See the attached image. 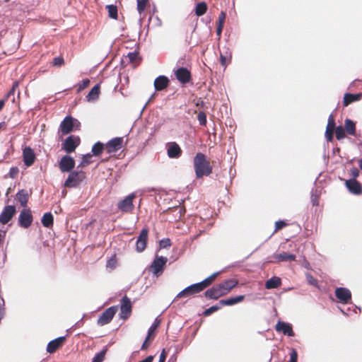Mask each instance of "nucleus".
<instances>
[{
  "label": "nucleus",
  "mask_w": 362,
  "mask_h": 362,
  "mask_svg": "<svg viewBox=\"0 0 362 362\" xmlns=\"http://www.w3.org/2000/svg\"><path fill=\"white\" fill-rule=\"evenodd\" d=\"M194 168L197 178H201L204 175L208 176L212 173V167L202 153H197L194 156Z\"/></svg>",
  "instance_id": "1"
},
{
  "label": "nucleus",
  "mask_w": 362,
  "mask_h": 362,
  "mask_svg": "<svg viewBox=\"0 0 362 362\" xmlns=\"http://www.w3.org/2000/svg\"><path fill=\"white\" fill-rule=\"evenodd\" d=\"M86 179V173L83 170L71 172L66 180L64 186L66 187H76Z\"/></svg>",
  "instance_id": "2"
},
{
  "label": "nucleus",
  "mask_w": 362,
  "mask_h": 362,
  "mask_svg": "<svg viewBox=\"0 0 362 362\" xmlns=\"http://www.w3.org/2000/svg\"><path fill=\"white\" fill-rule=\"evenodd\" d=\"M167 262V257L163 256H156L151 265V270L152 271L153 275L156 276H159L161 275L165 267Z\"/></svg>",
  "instance_id": "3"
},
{
  "label": "nucleus",
  "mask_w": 362,
  "mask_h": 362,
  "mask_svg": "<svg viewBox=\"0 0 362 362\" xmlns=\"http://www.w3.org/2000/svg\"><path fill=\"white\" fill-rule=\"evenodd\" d=\"M118 308L117 305H113L106 309L98 317V325L100 326H104L110 323L115 315L116 314Z\"/></svg>",
  "instance_id": "4"
},
{
  "label": "nucleus",
  "mask_w": 362,
  "mask_h": 362,
  "mask_svg": "<svg viewBox=\"0 0 362 362\" xmlns=\"http://www.w3.org/2000/svg\"><path fill=\"white\" fill-rule=\"evenodd\" d=\"M136 193L132 192L117 203V208L122 212H131L134 209L133 199Z\"/></svg>",
  "instance_id": "5"
},
{
  "label": "nucleus",
  "mask_w": 362,
  "mask_h": 362,
  "mask_svg": "<svg viewBox=\"0 0 362 362\" xmlns=\"http://www.w3.org/2000/svg\"><path fill=\"white\" fill-rule=\"evenodd\" d=\"M33 221V216L30 209H25L21 211L18 219L19 226L23 228H28L32 224Z\"/></svg>",
  "instance_id": "6"
},
{
  "label": "nucleus",
  "mask_w": 362,
  "mask_h": 362,
  "mask_svg": "<svg viewBox=\"0 0 362 362\" xmlns=\"http://www.w3.org/2000/svg\"><path fill=\"white\" fill-rule=\"evenodd\" d=\"M80 144V138L74 135L68 136L63 143V149L68 153H72Z\"/></svg>",
  "instance_id": "7"
},
{
  "label": "nucleus",
  "mask_w": 362,
  "mask_h": 362,
  "mask_svg": "<svg viewBox=\"0 0 362 362\" xmlns=\"http://www.w3.org/2000/svg\"><path fill=\"white\" fill-rule=\"evenodd\" d=\"M132 308L130 299L127 296H123L121 299L120 318L124 320L128 318L131 315Z\"/></svg>",
  "instance_id": "8"
},
{
  "label": "nucleus",
  "mask_w": 362,
  "mask_h": 362,
  "mask_svg": "<svg viewBox=\"0 0 362 362\" xmlns=\"http://www.w3.org/2000/svg\"><path fill=\"white\" fill-rule=\"evenodd\" d=\"M59 165L62 173H71L75 167V160L72 157L66 155L61 158Z\"/></svg>",
  "instance_id": "9"
},
{
  "label": "nucleus",
  "mask_w": 362,
  "mask_h": 362,
  "mask_svg": "<svg viewBox=\"0 0 362 362\" xmlns=\"http://www.w3.org/2000/svg\"><path fill=\"white\" fill-rule=\"evenodd\" d=\"M202 288L201 285H199V282L196 284H191L187 286L185 288L182 290L180 293H177L176 298H182L186 296H189L198 293L202 291Z\"/></svg>",
  "instance_id": "10"
},
{
  "label": "nucleus",
  "mask_w": 362,
  "mask_h": 362,
  "mask_svg": "<svg viewBox=\"0 0 362 362\" xmlns=\"http://www.w3.org/2000/svg\"><path fill=\"white\" fill-rule=\"evenodd\" d=\"M16 212V209L15 206H6L0 214V223L6 224L15 215Z\"/></svg>",
  "instance_id": "11"
},
{
  "label": "nucleus",
  "mask_w": 362,
  "mask_h": 362,
  "mask_svg": "<svg viewBox=\"0 0 362 362\" xmlns=\"http://www.w3.org/2000/svg\"><path fill=\"white\" fill-rule=\"evenodd\" d=\"M335 296L339 299V302L347 304L351 299V291L344 287H339L335 289Z\"/></svg>",
  "instance_id": "12"
},
{
  "label": "nucleus",
  "mask_w": 362,
  "mask_h": 362,
  "mask_svg": "<svg viewBox=\"0 0 362 362\" xmlns=\"http://www.w3.org/2000/svg\"><path fill=\"white\" fill-rule=\"evenodd\" d=\"M148 233V231L146 228H143L140 232L136 242V250L138 252H141L145 250L147 243Z\"/></svg>",
  "instance_id": "13"
},
{
  "label": "nucleus",
  "mask_w": 362,
  "mask_h": 362,
  "mask_svg": "<svg viewBox=\"0 0 362 362\" xmlns=\"http://www.w3.org/2000/svg\"><path fill=\"white\" fill-rule=\"evenodd\" d=\"M175 76L177 79L181 83H187L191 79V73L190 71L185 67H180L175 72Z\"/></svg>",
  "instance_id": "14"
},
{
  "label": "nucleus",
  "mask_w": 362,
  "mask_h": 362,
  "mask_svg": "<svg viewBox=\"0 0 362 362\" xmlns=\"http://www.w3.org/2000/svg\"><path fill=\"white\" fill-rule=\"evenodd\" d=\"M23 158L24 164L29 167L31 166L35 160V154L32 148L26 146L23 150Z\"/></svg>",
  "instance_id": "15"
},
{
  "label": "nucleus",
  "mask_w": 362,
  "mask_h": 362,
  "mask_svg": "<svg viewBox=\"0 0 362 362\" xmlns=\"http://www.w3.org/2000/svg\"><path fill=\"white\" fill-rule=\"evenodd\" d=\"M276 330L288 337H293L295 335L292 325L286 322L279 321L276 325Z\"/></svg>",
  "instance_id": "16"
},
{
  "label": "nucleus",
  "mask_w": 362,
  "mask_h": 362,
  "mask_svg": "<svg viewBox=\"0 0 362 362\" xmlns=\"http://www.w3.org/2000/svg\"><path fill=\"white\" fill-rule=\"evenodd\" d=\"M66 340V336L59 337L51 340L47 346V351L49 354L54 353L60 346L63 345Z\"/></svg>",
  "instance_id": "17"
},
{
  "label": "nucleus",
  "mask_w": 362,
  "mask_h": 362,
  "mask_svg": "<svg viewBox=\"0 0 362 362\" xmlns=\"http://www.w3.org/2000/svg\"><path fill=\"white\" fill-rule=\"evenodd\" d=\"M345 185L351 193L356 195L362 193L361 185L356 179L347 180Z\"/></svg>",
  "instance_id": "18"
},
{
  "label": "nucleus",
  "mask_w": 362,
  "mask_h": 362,
  "mask_svg": "<svg viewBox=\"0 0 362 362\" xmlns=\"http://www.w3.org/2000/svg\"><path fill=\"white\" fill-rule=\"evenodd\" d=\"M167 154L170 158H178L182 155V149L176 142H170L168 144Z\"/></svg>",
  "instance_id": "19"
},
{
  "label": "nucleus",
  "mask_w": 362,
  "mask_h": 362,
  "mask_svg": "<svg viewBox=\"0 0 362 362\" xmlns=\"http://www.w3.org/2000/svg\"><path fill=\"white\" fill-rule=\"evenodd\" d=\"M73 117L70 115L66 116L60 124V129L63 134H68L74 130Z\"/></svg>",
  "instance_id": "20"
},
{
  "label": "nucleus",
  "mask_w": 362,
  "mask_h": 362,
  "mask_svg": "<svg viewBox=\"0 0 362 362\" xmlns=\"http://www.w3.org/2000/svg\"><path fill=\"white\" fill-rule=\"evenodd\" d=\"M123 139L122 137H115L110 140L107 144L108 153H113L119 150L122 147Z\"/></svg>",
  "instance_id": "21"
},
{
  "label": "nucleus",
  "mask_w": 362,
  "mask_h": 362,
  "mask_svg": "<svg viewBox=\"0 0 362 362\" xmlns=\"http://www.w3.org/2000/svg\"><path fill=\"white\" fill-rule=\"evenodd\" d=\"M204 296L208 299L216 300L219 297L224 296V293L222 292L218 284L216 286L206 290L204 293Z\"/></svg>",
  "instance_id": "22"
},
{
  "label": "nucleus",
  "mask_w": 362,
  "mask_h": 362,
  "mask_svg": "<svg viewBox=\"0 0 362 362\" xmlns=\"http://www.w3.org/2000/svg\"><path fill=\"white\" fill-rule=\"evenodd\" d=\"M169 79L165 76H159L154 81V88L156 90L160 91L167 88L169 85Z\"/></svg>",
  "instance_id": "23"
},
{
  "label": "nucleus",
  "mask_w": 362,
  "mask_h": 362,
  "mask_svg": "<svg viewBox=\"0 0 362 362\" xmlns=\"http://www.w3.org/2000/svg\"><path fill=\"white\" fill-rule=\"evenodd\" d=\"M238 284V281L235 279H228L225 281L218 284L224 295L228 293L233 288H234Z\"/></svg>",
  "instance_id": "24"
},
{
  "label": "nucleus",
  "mask_w": 362,
  "mask_h": 362,
  "mask_svg": "<svg viewBox=\"0 0 362 362\" xmlns=\"http://www.w3.org/2000/svg\"><path fill=\"white\" fill-rule=\"evenodd\" d=\"M245 298V296L240 295L235 297L228 298L227 299H222L219 301L221 305L230 306L243 301Z\"/></svg>",
  "instance_id": "25"
},
{
  "label": "nucleus",
  "mask_w": 362,
  "mask_h": 362,
  "mask_svg": "<svg viewBox=\"0 0 362 362\" xmlns=\"http://www.w3.org/2000/svg\"><path fill=\"white\" fill-rule=\"evenodd\" d=\"M100 84L95 85L88 95L86 96V100L88 102H93L98 99L100 95Z\"/></svg>",
  "instance_id": "26"
},
{
  "label": "nucleus",
  "mask_w": 362,
  "mask_h": 362,
  "mask_svg": "<svg viewBox=\"0 0 362 362\" xmlns=\"http://www.w3.org/2000/svg\"><path fill=\"white\" fill-rule=\"evenodd\" d=\"M281 284V279L278 276H272L265 283V287L267 289L276 288Z\"/></svg>",
  "instance_id": "27"
},
{
  "label": "nucleus",
  "mask_w": 362,
  "mask_h": 362,
  "mask_svg": "<svg viewBox=\"0 0 362 362\" xmlns=\"http://www.w3.org/2000/svg\"><path fill=\"white\" fill-rule=\"evenodd\" d=\"M362 93L352 94L346 93L344 96V105L348 106L350 103L359 100L361 98Z\"/></svg>",
  "instance_id": "28"
},
{
  "label": "nucleus",
  "mask_w": 362,
  "mask_h": 362,
  "mask_svg": "<svg viewBox=\"0 0 362 362\" xmlns=\"http://www.w3.org/2000/svg\"><path fill=\"white\" fill-rule=\"evenodd\" d=\"M16 199L22 206H26L28 201V194L26 190L21 189L16 194Z\"/></svg>",
  "instance_id": "29"
},
{
  "label": "nucleus",
  "mask_w": 362,
  "mask_h": 362,
  "mask_svg": "<svg viewBox=\"0 0 362 362\" xmlns=\"http://www.w3.org/2000/svg\"><path fill=\"white\" fill-rule=\"evenodd\" d=\"M344 129L349 135H354L356 133V124L350 119H346L344 121Z\"/></svg>",
  "instance_id": "30"
},
{
  "label": "nucleus",
  "mask_w": 362,
  "mask_h": 362,
  "mask_svg": "<svg viewBox=\"0 0 362 362\" xmlns=\"http://www.w3.org/2000/svg\"><path fill=\"white\" fill-rule=\"evenodd\" d=\"M42 223L44 227L50 228L53 226L54 218L50 212L45 213L42 218Z\"/></svg>",
  "instance_id": "31"
},
{
  "label": "nucleus",
  "mask_w": 362,
  "mask_h": 362,
  "mask_svg": "<svg viewBox=\"0 0 362 362\" xmlns=\"http://www.w3.org/2000/svg\"><path fill=\"white\" fill-rule=\"evenodd\" d=\"M275 258L279 262L294 261L296 259V255L287 252H283L276 255Z\"/></svg>",
  "instance_id": "32"
},
{
  "label": "nucleus",
  "mask_w": 362,
  "mask_h": 362,
  "mask_svg": "<svg viewBox=\"0 0 362 362\" xmlns=\"http://www.w3.org/2000/svg\"><path fill=\"white\" fill-rule=\"evenodd\" d=\"M207 11V4L204 1L199 2L195 7V14L197 16H203Z\"/></svg>",
  "instance_id": "33"
},
{
  "label": "nucleus",
  "mask_w": 362,
  "mask_h": 362,
  "mask_svg": "<svg viewBox=\"0 0 362 362\" xmlns=\"http://www.w3.org/2000/svg\"><path fill=\"white\" fill-rule=\"evenodd\" d=\"M107 351V347L105 346L100 351L95 354L91 362H103Z\"/></svg>",
  "instance_id": "34"
},
{
  "label": "nucleus",
  "mask_w": 362,
  "mask_h": 362,
  "mask_svg": "<svg viewBox=\"0 0 362 362\" xmlns=\"http://www.w3.org/2000/svg\"><path fill=\"white\" fill-rule=\"evenodd\" d=\"M217 274L218 273H214L213 274L206 278L203 281L199 282V285H201L202 290H204L212 283V281L215 279Z\"/></svg>",
  "instance_id": "35"
},
{
  "label": "nucleus",
  "mask_w": 362,
  "mask_h": 362,
  "mask_svg": "<svg viewBox=\"0 0 362 362\" xmlns=\"http://www.w3.org/2000/svg\"><path fill=\"white\" fill-rule=\"evenodd\" d=\"M110 18L117 19L118 16L117 8L115 5L110 4L106 6Z\"/></svg>",
  "instance_id": "36"
},
{
  "label": "nucleus",
  "mask_w": 362,
  "mask_h": 362,
  "mask_svg": "<svg viewBox=\"0 0 362 362\" xmlns=\"http://www.w3.org/2000/svg\"><path fill=\"white\" fill-rule=\"evenodd\" d=\"M104 148L103 144L98 141L95 143L92 147L93 155L97 156L101 154Z\"/></svg>",
  "instance_id": "37"
},
{
  "label": "nucleus",
  "mask_w": 362,
  "mask_h": 362,
  "mask_svg": "<svg viewBox=\"0 0 362 362\" xmlns=\"http://www.w3.org/2000/svg\"><path fill=\"white\" fill-rule=\"evenodd\" d=\"M92 155L90 153H87L83 155L82 157V160L80 164L77 166V169L79 168H83L91 163Z\"/></svg>",
  "instance_id": "38"
},
{
  "label": "nucleus",
  "mask_w": 362,
  "mask_h": 362,
  "mask_svg": "<svg viewBox=\"0 0 362 362\" xmlns=\"http://www.w3.org/2000/svg\"><path fill=\"white\" fill-rule=\"evenodd\" d=\"M335 134L337 140H341L345 137V131L342 126L339 125L335 128Z\"/></svg>",
  "instance_id": "39"
},
{
  "label": "nucleus",
  "mask_w": 362,
  "mask_h": 362,
  "mask_svg": "<svg viewBox=\"0 0 362 362\" xmlns=\"http://www.w3.org/2000/svg\"><path fill=\"white\" fill-rule=\"evenodd\" d=\"M336 127H336L335 121L334 119V115H333V114H330L328 117L327 125L326 129H328L330 131H334Z\"/></svg>",
  "instance_id": "40"
},
{
  "label": "nucleus",
  "mask_w": 362,
  "mask_h": 362,
  "mask_svg": "<svg viewBox=\"0 0 362 362\" xmlns=\"http://www.w3.org/2000/svg\"><path fill=\"white\" fill-rule=\"evenodd\" d=\"M221 306L222 305H221L220 304L211 306L210 308H209L204 310V315L205 316H209V315H211L212 313H214V312L218 311L221 308Z\"/></svg>",
  "instance_id": "41"
},
{
  "label": "nucleus",
  "mask_w": 362,
  "mask_h": 362,
  "mask_svg": "<svg viewBox=\"0 0 362 362\" xmlns=\"http://www.w3.org/2000/svg\"><path fill=\"white\" fill-rule=\"evenodd\" d=\"M137 1V11L139 14L144 11L148 0H136Z\"/></svg>",
  "instance_id": "42"
},
{
  "label": "nucleus",
  "mask_w": 362,
  "mask_h": 362,
  "mask_svg": "<svg viewBox=\"0 0 362 362\" xmlns=\"http://www.w3.org/2000/svg\"><path fill=\"white\" fill-rule=\"evenodd\" d=\"M305 278H306L308 283L310 285H312L315 287H318L317 280L315 278H314L312 274H310V273H306Z\"/></svg>",
  "instance_id": "43"
},
{
  "label": "nucleus",
  "mask_w": 362,
  "mask_h": 362,
  "mask_svg": "<svg viewBox=\"0 0 362 362\" xmlns=\"http://www.w3.org/2000/svg\"><path fill=\"white\" fill-rule=\"evenodd\" d=\"M197 119L200 125L205 126L206 124V116L204 112L201 111L198 113Z\"/></svg>",
  "instance_id": "44"
},
{
  "label": "nucleus",
  "mask_w": 362,
  "mask_h": 362,
  "mask_svg": "<svg viewBox=\"0 0 362 362\" xmlns=\"http://www.w3.org/2000/svg\"><path fill=\"white\" fill-rule=\"evenodd\" d=\"M160 320L158 319V317H156L152 324V325L148 328V335H151L155 329L160 325Z\"/></svg>",
  "instance_id": "45"
},
{
  "label": "nucleus",
  "mask_w": 362,
  "mask_h": 362,
  "mask_svg": "<svg viewBox=\"0 0 362 362\" xmlns=\"http://www.w3.org/2000/svg\"><path fill=\"white\" fill-rule=\"evenodd\" d=\"M139 52L136 51L129 52L127 55V58L129 59V62H134L138 58Z\"/></svg>",
  "instance_id": "46"
},
{
  "label": "nucleus",
  "mask_w": 362,
  "mask_h": 362,
  "mask_svg": "<svg viewBox=\"0 0 362 362\" xmlns=\"http://www.w3.org/2000/svg\"><path fill=\"white\" fill-rule=\"evenodd\" d=\"M171 245V240L169 238H163L160 240L159 246L160 248H167Z\"/></svg>",
  "instance_id": "47"
},
{
  "label": "nucleus",
  "mask_w": 362,
  "mask_h": 362,
  "mask_svg": "<svg viewBox=\"0 0 362 362\" xmlns=\"http://www.w3.org/2000/svg\"><path fill=\"white\" fill-rule=\"evenodd\" d=\"M290 360L288 362H297L298 361V352L295 349H291L290 351Z\"/></svg>",
  "instance_id": "48"
},
{
  "label": "nucleus",
  "mask_w": 362,
  "mask_h": 362,
  "mask_svg": "<svg viewBox=\"0 0 362 362\" xmlns=\"http://www.w3.org/2000/svg\"><path fill=\"white\" fill-rule=\"evenodd\" d=\"M64 60L62 57H56L52 60V65L54 66H61L64 64Z\"/></svg>",
  "instance_id": "49"
},
{
  "label": "nucleus",
  "mask_w": 362,
  "mask_h": 362,
  "mask_svg": "<svg viewBox=\"0 0 362 362\" xmlns=\"http://www.w3.org/2000/svg\"><path fill=\"white\" fill-rule=\"evenodd\" d=\"M286 226V223L283 220H279L278 221H276L274 232L283 228Z\"/></svg>",
  "instance_id": "50"
},
{
  "label": "nucleus",
  "mask_w": 362,
  "mask_h": 362,
  "mask_svg": "<svg viewBox=\"0 0 362 362\" xmlns=\"http://www.w3.org/2000/svg\"><path fill=\"white\" fill-rule=\"evenodd\" d=\"M317 198H318V194H317V190L315 192H313L310 199H311V202L313 206L318 205Z\"/></svg>",
  "instance_id": "51"
},
{
  "label": "nucleus",
  "mask_w": 362,
  "mask_h": 362,
  "mask_svg": "<svg viewBox=\"0 0 362 362\" xmlns=\"http://www.w3.org/2000/svg\"><path fill=\"white\" fill-rule=\"evenodd\" d=\"M226 14L224 11H221L218 16V25H223Z\"/></svg>",
  "instance_id": "52"
},
{
  "label": "nucleus",
  "mask_w": 362,
  "mask_h": 362,
  "mask_svg": "<svg viewBox=\"0 0 362 362\" xmlns=\"http://www.w3.org/2000/svg\"><path fill=\"white\" fill-rule=\"evenodd\" d=\"M334 132V131H330V130L326 129L325 135L328 141H332Z\"/></svg>",
  "instance_id": "53"
},
{
  "label": "nucleus",
  "mask_w": 362,
  "mask_h": 362,
  "mask_svg": "<svg viewBox=\"0 0 362 362\" xmlns=\"http://www.w3.org/2000/svg\"><path fill=\"white\" fill-rule=\"evenodd\" d=\"M167 357V351L163 349L160 354L158 362H165Z\"/></svg>",
  "instance_id": "54"
},
{
  "label": "nucleus",
  "mask_w": 362,
  "mask_h": 362,
  "mask_svg": "<svg viewBox=\"0 0 362 362\" xmlns=\"http://www.w3.org/2000/svg\"><path fill=\"white\" fill-rule=\"evenodd\" d=\"M90 83V80L88 78H84L82 80L81 83L79 85V89H83L86 88Z\"/></svg>",
  "instance_id": "55"
},
{
  "label": "nucleus",
  "mask_w": 362,
  "mask_h": 362,
  "mask_svg": "<svg viewBox=\"0 0 362 362\" xmlns=\"http://www.w3.org/2000/svg\"><path fill=\"white\" fill-rule=\"evenodd\" d=\"M18 168H16V167L11 168L10 169V172H9L11 177L14 178L16 176V175L18 174Z\"/></svg>",
  "instance_id": "56"
},
{
  "label": "nucleus",
  "mask_w": 362,
  "mask_h": 362,
  "mask_svg": "<svg viewBox=\"0 0 362 362\" xmlns=\"http://www.w3.org/2000/svg\"><path fill=\"white\" fill-rule=\"evenodd\" d=\"M351 175L353 177L352 179H356V177L359 176V170H358V169L356 168H353L351 170Z\"/></svg>",
  "instance_id": "57"
},
{
  "label": "nucleus",
  "mask_w": 362,
  "mask_h": 362,
  "mask_svg": "<svg viewBox=\"0 0 362 362\" xmlns=\"http://www.w3.org/2000/svg\"><path fill=\"white\" fill-rule=\"evenodd\" d=\"M18 83L17 81L14 82L13 84L12 88L10 90V91L7 94V97H10L11 95H14L16 88L18 86Z\"/></svg>",
  "instance_id": "58"
},
{
  "label": "nucleus",
  "mask_w": 362,
  "mask_h": 362,
  "mask_svg": "<svg viewBox=\"0 0 362 362\" xmlns=\"http://www.w3.org/2000/svg\"><path fill=\"white\" fill-rule=\"evenodd\" d=\"M73 123L74 129H78L81 126V122L78 119L73 117Z\"/></svg>",
  "instance_id": "59"
},
{
  "label": "nucleus",
  "mask_w": 362,
  "mask_h": 362,
  "mask_svg": "<svg viewBox=\"0 0 362 362\" xmlns=\"http://www.w3.org/2000/svg\"><path fill=\"white\" fill-rule=\"evenodd\" d=\"M223 25H218L216 28V35L218 36H221L222 30H223Z\"/></svg>",
  "instance_id": "60"
},
{
  "label": "nucleus",
  "mask_w": 362,
  "mask_h": 362,
  "mask_svg": "<svg viewBox=\"0 0 362 362\" xmlns=\"http://www.w3.org/2000/svg\"><path fill=\"white\" fill-rule=\"evenodd\" d=\"M177 361V355L176 354H173L168 359V362H176Z\"/></svg>",
  "instance_id": "61"
},
{
  "label": "nucleus",
  "mask_w": 362,
  "mask_h": 362,
  "mask_svg": "<svg viewBox=\"0 0 362 362\" xmlns=\"http://www.w3.org/2000/svg\"><path fill=\"white\" fill-rule=\"evenodd\" d=\"M153 360V356H147L144 360H142L139 362H152Z\"/></svg>",
  "instance_id": "62"
},
{
  "label": "nucleus",
  "mask_w": 362,
  "mask_h": 362,
  "mask_svg": "<svg viewBox=\"0 0 362 362\" xmlns=\"http://www.w3.org/2000/svg\"><path fill=\"white\" fill-rule=\"evenodd\" d=\"M148 348V344L146 341H144L141 346V350H146Z\"/></svg>",
  "instance_id": "63"
},
{
  "label": "nucleus",
  "mask_w": 362,
  "mask_h": 362,
  "mask_svg": "<svg viewBox=\"0 0 362 362\" xmlns=\"http://www.w3.org/2000/svg\"><path fill=\"white\" fill-rule=\"evenodd\" d=\"M226 62V57L223 55H221V62L222 65H224Z\"/></svg>",
  "instance_id": "64"
}]
</instances>
